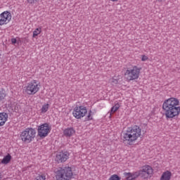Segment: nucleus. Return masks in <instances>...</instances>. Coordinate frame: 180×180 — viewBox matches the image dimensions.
<instances>
[{"mask_svg":"<svg viewBox=\"0 0 180 180\" xmlns=\"http://www.w3.org/2000/svg\"><path fill=\"white\" fill-rule=\"evenodd\" d=\"M162 109L167 120L176 119L180 115V101L178 98L170 97L164 101Z\"/></svg>","mask_w":180,"mask_h":180,"instance_id":"obj_1","label":"nucleus"},{"mask_svg":"<svg viewBox=\"0 0 180 180\" xmlns=\"http://www.w3.org/2000/svg\"><path fill=\"white\" fill-rule=\"evenodd\" d=\"M141 136H143L141 127L136 124L131 125V127H127L122 132V141L124 144L133 146Z\"/></svg>","mask_w":180,"mask_h":180,"instance_id":"obj_2","label":"nucleus"},{"mask_svg":"<svg viewBox=\"0 0 180 180\" xmlns=\"http://www.w3.org/2000/svg\"><path fill=\"white\" fill-rule=\"evenodd\" d=\"M55 176L56 180H71V179L74 177L72 167L66 166L59 168L55 172Z\"/></svg>","mask_w":180,"mask_h":180,"instance_id":"obj_3","label":"nucleus"},{"mask_svg":"<svg viewBox=\"0 0 180 180\" xmlns=\"http://www.w3.org/2000/svg\"><path fill=\"white\" fill-rule=\"evenodd\" d=\"M37 132L34 128L27 127L23 129L20 134V139L22 143H32L36 139Z\"/></svg>","mask_w":180,"mask_h":180,"instance_id":"obj_4","label":"nucleus"},{"mask_svg":"<svg viewBox=\"0 0 180 180\" xmlns=\"http://www.w3.org/2000/svg\"><path fill=\"white\" fill-rule=\"evenodd\" d=\"M140 74H141V68L137 65H133L131 68L127 69L124 72V77L128 81H136V79H139L140 78Z\"/></svg>","mask_w":180,"mask_h":180,"instance_id":"obj_5","label":"nucleus"},{"mask_svg":"<svg viewBox=\"0 0 180 180\" xmlns=\"http://www.w3.org/2000/svg\"><path fill=\"white\" fill-rule=\"evenodd\" d=\"M39 91H40V83H38L37 80H33L29 82L24 87V92L27 95H35Z\"/></svg>","mask_w":180,"mask_h":180,"instance_id":"obj_6","label":"nucleus"},{"mask_svg":"<svg viewBox=\"0 0 180 180\" xmlns=\"http://www.w3.org/2000/svg\"><path fill=\"white\" fill-rule=\"evenodd\" d=\"M139 176L143 179H150L154 174V169L148 165H143L138 172Z\"/></svg>","mask_w":180,"mask_h":180,"instance_id":"obj_7","label":"nucleus"},{"mask_svg":"<svg viewBox=\"0 0 180 180\" xmlns=\"http://www.w3.org/2000/svg\"><path fill=\"white\" fill-rule=\"evenodd\" d=\"M87 113L88 110L86 109V107L84 105L76 106L72 110V116L77 120L85 117Z\"/></svg>","mask_w":180,"mask_h":180,"instance_id":"obj_8","label":"nucleus"},{"mask_svg":"<svg viewBox=\"0 0 180 180\" xmlns=\"http://www.w3.org/2000/svg\"><path fill=\"white\" fill-rule=\"evenodd\" d=\"M37 131L38 136L41 139H44V137H47L51 131V126L48 123L42 124L38 127Z\"/></svg>","mask_w":180,"mask_h":180,"instance_id":"obj_9","label":"nucleus"},{"mask_svg":"<svg viewBox=\"0 0 180 180\" xmlns=\"http://www.w3.org/2000/svg\"><path fill=\"white\" fill-rule=\"evenodd\" d=\"M12 20V13L11 11H4L0 13V26H5Z\"/></svg>","mask_w":180,"mask_h":180,"instance_id":"obj_10","label":"nucleus"},{"mask_svg":"<svg viewBox=\"0 0 180 180\" xmlns=\"http://www.w3.org/2000/svg\"><path fill=\"white\" fill-rule=\"evenodd\" d=\"M68 158H70V153H68L66 150H63L61 152H58L56 153L55 160L56 162L60 164V163L65 162V161H67Z\"/></svg>","mask_w":180,"mask_h":180,"instance_id":"obj_11","label":"nucleus"},{"mask_svg":"<svg viewBox=\"0 0 180 180\" xmlns=\"http://www.w3.org/2000/svg\"><path fill=\"white\" fill-rule=\"evenodd\" d=\"M124 176H125V179L127 180H135L139 178V172H124Z\"/></svg>","mask_w":180,"mask_h":180,"instance_id":"obj_12","label":"nucleus"},{"mask_svg":"<svg viewBox=\"0 0 180 180\" xmlns=\"http://www.w3.org/2000/svg\"><path fill=\"white\" fill-rule=\"evenodd\" d=\"M75 134V129L72 127H68L63 130L65 137H72Z\"/></svg>","mask_w":180,"mask_h":180,"instance_id":"obj_13","label":"nucleus"},{"mask_svg":"<svg viewBox=\"0 0 180 180\" xmlns=\"http://www.w3.org/2000/svg\"><path fill=\"white\" fill-rule=\"evenodd\" d=\"M6 122H8V114L6 112H0V127L5 126Z\"/></svg>","mask_w":180,"mask_h":180,"instance_id":"obj_14","label":"nucleus"},{"mask_svg":"<svg viewBox=\"0 0 180 180\" xmlns=\"http://www.w3.org/2000/svg\"><path fill=\"white\" fill-rule=\"evenodd\" d=\"M12 160V155L11 154L8 153L6 156L4 157V158L1 160V164H4V165H7V164H9L11 162V160Z\"/></svg>","mask_w":180,"mask_h":180,"instance_id":"obj_15","label":"nucleus"},{"mask_svg":"<svg viewBox=\"0 0 180 180\" xmlns=\"http://www.w3.org/2000/svg\"><path fill=\"white\" fill-rule=\"evenodd\" d=\"M121 78H122V76L115 75L110 79V82L112 85H117V84H119V81H120Z\"/></svg>","mask_w":180,"mask_h":180,"instance_id":"obj_16","label":"nucleus"},{"mask_svg":"<svg viewBox=\"0 0 180 180\" xmlns=\"http://www.w3.org/2000/svg\"><path fill=\"white\" fill-rule=\"evenodd\" d=\"M49 109H50V104L49 103L43 104L40 110L41 113L42 114L46 113V112L49 111Z\"/></svg>","mask_w":180,"mask_h":180,"instance_id":"obj_17","label":"nucleus"},{"mask_svg":"<svg viewBox=\"0 0 180 180\" xmlns=\"http://www.w3.org/2000/svg\"><path fill=\"white\" fill-rule=\"evenodd\" d=\"M6 98V91L4 89H0V103L5 101Z\"/></svg>","mask_w":180,"mask_h":180,"instance_id":"obj_18","label":"nucleus"},{"mask_svg":"<svg viewBox=\"0 0 180 180\" xmlns=\"http://www.w3.org/2000/svg\"><path fill=\"white\" fill-rule=\"evenodd\" d=\"M41 33V27L36 28L33 31L32 37L34 39V38L37 37V36H39V34H40Z\"/></svg>","mask_w":180,"mask_h":180,"instance_id":"obj_19","label":"nucleus"},{"mask_svg":"<svg viewBox=\"0 0 180 180\" xmlns=\"http://www.w3.org/2000/svg\"><path fill=\"white\" fill-rule=\"evenodd\" d=\"M119 108H120V104L116 103L112 108L110 115H112V113H115V112H117L119 110Z\"/></svg>","mask_w":180,"mask_h":180,"instance_id":"obj_20","label":"nucleus"},{"mask_svg":"<svg viewBox=\"0 0 180 180\" xmlns=\"http://www.w3.org/2000/svg\"><path fill=\"white\" fill-rule=\"evenodd\" d=\"M122 177L117 174H112L110 176L108 180H121Z\"/></svg>","mask_w":180,"mask_h":180,"instance_id":"obj_21","label":"nucleus"},{"mask_svg":"<svg viewBox=\"0 0 180 180\" xmlns=\"http://www.w3.org/2000/svg\"><path fill=\"white\" fill-rule=\"evenodd\" d=\"M34 180H46V174H38Z\"/></svg>","mask_w":180,"mask_h":180,"instance_id":"obj_22","label":"nucleus"},{"mask_svg":"<svg viewBox=\"0 0 180 180\" xmlns=\"http://www.w3.org/2000/svg\"><path fill=\"white\" fill-rule=\"evenodd\" d=\"M94 117H92V111H89L87 117H86V120L89 122V120H92Z\"/></svg>","mask_w":180,"mask_h":180,"instance_id":"obj_23","label":"nucleus"},{"mask_svg":"<svg viewBox=\"0 0 180 180\" xmlns=\"http://www.w3.org/2000/svg\"><path fill=\"white\" fill-rule=\"evenodd\" d=\"M26 2L28 5H34V4L39 2V0H26Z\"/></svg>","mask_w":180,"mask_h":180,"instance_id":"obj_24","label":"nucleus"},{"mask_svg":"<svg viewBox=\"0 0 180 180\" xmlns=\"http://www.w3.org/2000/svg\"><path fill=\"white\" fill-rule=\"evenodd\" d=\"M141 61H148V56L146 55L141 56Z\"/></svg>","mask_w":180,"mask_h":180,"instance_id":"obj_25","label":"nucleus"},{"mask_svg":"<svg viewBox=\"0 0 180 180\" xmlns=\"http://www.w3.org/2000/svg\"><path fill=\"white\" fill-rule=\"evenodd\" d=\"M17 42H18V40L16 39V38L11 39L12 44H16Z\"/></svg>","mask_w":180,"mask_h":180,"instance_id":"obj_26","label":"nucleus"},{"mask_svg":"<svg viewBox=\"0 0 180 180\" xmlns=\"http://www.w3.org/2000/svg\"><path fill=\"white\" fill-rule=\"evenodd\" d=\"M109 1H110L111 2H117V1L119 0H109Z\"/></svg>","mask_w":180,"mask_h":180,"instance_id":"obj_27","label":"nucleus"},{"mask_svg":"<svg viewBox=\"0 0 180 180\" xmlns=\"http://www.w3.org/2000/svg\"><path fill=\"white\" fill-rule=\"evenodd\" d=\"M158 2H163V1H165V0H158Z\"/></svg>","mask_w":180,"mask_h":180,"instance_id":"obj_28","label":"nucleus"},{"mask_svg":"<svg viewBox=\"0 0 180 180\" xmlns=\"http://www.w3.org/2000/svg\"><path fill=\"white\" fill-rule=\"evenodd\" d=\"M1 178H2V174H0V180L1 179Z\"/></svg>","mask_w":180,"mask_h":180,"instance_id":"obj_29","label":"nucleus"},{"mask_svg":"<svg viewBox=\"0 0 180 180\" xmlns=\"http://www.w3.org/2000/svg\"><path fill=\"white\" fill-rule=\"evenodd\" d=\"M1 53H0V58H1Z\"/></svg>","mask_w":180,"mask_h":180,"instance_id":"obj_30","label":"nucleus"}]
</instances>
